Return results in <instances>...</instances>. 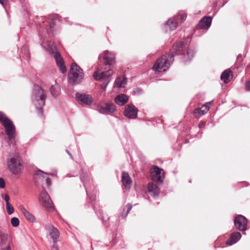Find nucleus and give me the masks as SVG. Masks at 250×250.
Listing matches in <instances>:
<instances>
[{
  "instance_id": "1",
  "label": "nucleus",
  "mask_w": 250,
  "mask_h": 250,
  "mask_svg": "<svg viewBox=\"0 0 250 250\" xmlns=\"http://www.w3.org/2000/svg\"><path fill=\"white\" fill-rule=\"evenodd\" d=\"M184 46L183 42H179L174 43L171 48L169 55H165L158 59L153 66V70L155 72H160L167 70L172 64L173 57L180 54Z\"/></svg>"
},
{
  "instance_id": "2",
  "label": "nucleus",
  "mask_w": 250,
  "mask_h": 250,
  "mask_svg": "<svg viewBox=\"0 0 250 250\" xmlns=\"http://www.w3.org/2000/svg\"><path fill=\"white\" fill-rule=\"evenodd\" d=\"M46 97L43 89L38 85H34L31 98L39 116L43 115L42 107L45 104Z\"/></svg>"
},
{
  "instance_id": "3",
  "label": "nucleus",
  "mask_w": 250,
  "mask_h": 250,
  "mask_svg": "<svg viewBox=\"0 0 250 250\" xmlns=\"http://www.w3.org/2000/svg\"><path fill=\"white\" fill-rule=\"evenodd\" d=\"M84 79L83 70L76 63H72L68 75V82L71 85L78 84Z\"/></svg>"
},
{
  "instance_id": "4",
  "label": "nucleus",
  "mask_w": 250,
  "mask_h": 250,
  "mask_svg": "<svg viewBox=\"0 0 250 250\" xmlns=\"http://www.w3.org/2000/svg\"><path fill=\"white\" fill-rule=\"evenodd\" d=\"M112 74L113 71L111 69L102 72L99 69H98L94 73L93 76L96 81H103L101 84V88L105 91L108 83L111 81V76Z\"/></svg>"
},
{
  "instance_id": "5",
  "label": "nucleus",
  "mask_w": 250,
  "mask_h": 250,
  "mask_svg": "<svg viewBox=\"0 0 250 250\" xmlns=\"http://www.w3.org/2000/svg\"><path fill=\"white\" fill-rule=\"evenodd\" d=\"M80 178L81 182L83 183V186L85 188L86 194L89 196V199L91 201L92 204H93V202L96 199V195L95 194H90L89 191L87 189V183H90L91 177L89 173L87 172H83L80 175ZM93 209L95 210V213L97 214L99 217H100V215L101 213V210H97L95 209V207L93 206Z\"/></svg>"
},
{
  "instance_id": "6",
  "label": "nucleus",
  "mask_w": 250,
  "mask_h": 250,
  "mask_svg": "<svg viewBox=\"0 0 250 250\" xmlns=\"http://www.w3.org/2000/svg\"><path fill=\"white\" fill-rule=\"evenodd\" d=\"M0 122L5 128L6 133L9 139L13 138L15 127L12 122L2 112L0 111Z\"/></svg>"
},
{
  "instance_id": "7",
  "label": "nucleus",
  "mask_w": 250,
  "mask_h": 250,
  "mask_svg": "<svg viewBox=\"0 0 250 250\" xmlns=\"http://www.w3.org/2000/svg\"><path fill=\"white\" fill-rule=\"evenodd\" d=\"M52 176L51 174L44 172L41 170H38L34 173V180L37 184H41L43 188H44L43 187L44 183L48 188H49L51 184L50 177Z\"/></svg>"
},
{
  "instance_id": "8",
  "label": "nucleus",
  "mask_w": 250,
  "mask_h": 250,
  "mask_svg": "<svg viewBox=\"0 0 250 250\" xmlns=\"http://www.w3.org/2000/svg\"><path fill=\"white\" fill-rule=\"evenodd\" d=\"M186 18L187 15L186 14L178 15L171 19H169L165 23V26L166 27H168L169 30L172 31L178 26V19H180L181 21H183L186 20Z\"/></svg>"
},
{
  "instance_id": "9",
  "label": "nucleus",
  "mask_w": 250,
  "mask_h": 250,
  "mask_svg": "<svg viewBox=\"0 0 250 250\" xmlns=\"http://www.w3.org/2000/svg\"><path fill=\"white\" fill-rule=\"evenodd\" d=\"M7 166L11 172L16 174L20 172L21 164L19 159L11 158L7 161Z\"/></svg>"
},
{
  "instance_id": "10",
  "label": "nucleus",
  "mask_w": 250,
  "mask_h": 250,
  "mask_svg": "<svg viewBox=\"0 0 250 250\" xmlns=\"http://www.w3.org/2000/svg\"><path fill=\"white\" fill-rule=\"evenodd\" d=\"M40 203L46 209L53 208L52 201L47 192L43 189L39 197Z\"/></svg>"
},
{
  "instance_id": "11",
  "label": "nucleus",
  "mask_w": 250,
  "mask_h": 250,
  "mask_svg": "<svg viewBox=\"0 0 250 250\" xmlns=\"http://www.w3.org/2000/svg\"><path fill=\"white\" fill-rule=\"evenodd\" d=\"M99 59H103L105 65H111L115 62V54L107 50L104 51L99 56Z\"/></svg>"
},
{
  "instance_id": "12",
  "label": "nucleus",
  "mask_w": 250,
  "mask_h": 250,
  "mask_svg": "<svg viewBox=\"0 0 250 250\" xmlns=\"http://www.w3.org/2000/svg\"><path fill=\"white\" fill-rule=\"evenodd\" d=\"M234 224L236 229L245 231L247 230V219L242 215H238L234 219Z\"/></svg>"
},
{
  "instance_id": "13",
  "label": "nucleus",
  "mask_w": 250,
  "mask_h": 250,
  "mask_svg": "<svg viewBox=\"0 0 250 250\" xmlns=\"http://www.w3.org/2000/svg\"><path fill=\"white\" fill-rule=\"evenodd\" d=\"M44 227L45 230L48 232L50 238L53 240V241H57L60 236L59 230L50 223L44 224Z\"/></svg>"
},
{
  "instance_id": "14",
  "label": "nucleus",
  "mask_w": 250,
  "mask_h": 250,
  "mask_svg": "<svg viewBox=\"0 0 250 250\" xmlns=\"http://www.w3.org/2000/svg\"><path fill=\"white\" fill-rule=\"evenodd\" d=\"M162 169L158 167L153 166L150 169L151 177L153 181L157 183L163 182Z\"/></svg>"
},
{
  "instance_id": "15",
  "label": "nucleus",
  "mask_w": 250,
  "mask_h": 250,
  "mask_svg": "<svg viewBox=\"0 0 250 250\" xmlns=\"http://www.w3.org/2000/svg\"><path fill=\"white\" fill-rule=\"evenodd\" d=\"M99 110L100 113L104 114L113 113L116 110V106L113 103H103L99 106Z\"/></svg>"
},
{
  "instance_id": "16",
  "label": "nucleus",
  "mask_w": 250,
  "mask_h": 250,
  "mask_svg": "<svg viewBox=\"0 0 250 250\" xmlns=\"http://www.w3.org/2000/svg\"><path fill=\"white\" fill-rule=\"evenodd\" d=\"M137 108L132 104H127L124 111L125 116L131 119H135L137 117Z\"/></svg>"
},
{
  "instance_id": "17",
  "label": "nucleus",
  "mask_w": 250,
  "mask_h": 250,
  "mask_svg": "<svg viewBox=\"0 0 250 250\" xmlns=\"http://www.w3.org/2000/svg\"><path fill=\"white\" fill-rule=\"evenodd\" d=\"M76 98L82 104L90 105L93 102L92 97L86 94H80L79 93H77L76 94Z\"/></svg>"
},
{
  "instance_id": "18",
  "label": "nucleus",
  "mask_w": 250,
  "mask_h": 250,
  "mask_svg": "<svg viewBox=\"0 0 250 250\" xmlns=\"http://www.w3.org/2000/svg\"><path fill=\"white\" fill-rule=\"evenodd\" d=\"M212 18L211 17H204L202 18L197 25L195 32L198 29H204L207 30L211 25Z\"/></svg>"
},
{
  "instance_id": "19",
  "label": "nucleus",
  "mask_w": 250,
  "mask_h": 250,
  "mask_svg": "<svg viewBox=\"0 0 250 250\" xmlns=\"http://www.w3.org/2000/svg\"><path fill=\"white\" fill-rule=\"evenodd\" d=\"M54 58L57 63V65L59 67L60 70L62 73H64L66 71V68L64 65V62L63 58L61 55L60 53L57 51L55 52L54 54Z\"/></svg>"
},
{
  "instance_id": "20",
  "label": "nucleus",
  "mask_w": 250,
  "mask_h": 250,
  "mask_svg": "<svg viewBox=\"0 0 250 250\" xmlns=\"http://www.w3.org/2000/svg\"><path fill=\"white\" fill-rule=\"evenodd\" d=\"M241 238V234L239 232H234L230 234L229 239L226 241V244L231 246L237 242Z\"/></svg>"
},
{
  "instance_id": "21",
  "label": "nucleus",
  "mask_w": 250,
  "mask_h": 250,
  "mask_svg": "<svg viewBox=\"0 0 250 250\" xmlns=\"http://www.w3.org/2000/svg\"><path fill=\"white\" fill-rule=\"evenodd\" d=\"M147 192L153 197H156L159 195V189L157 186L153 183H149L147 185Z\"/></svg>"
},
{
  "instance_id": "22",
  "label": "nucleus",
  "mask_w": 250,
  "mask_h": 250,
  "mask_svg": "<svg viewBox=\"0 0 250 250\" xmlns=\"http://www.w3.org/2000/svg\"><path fill=\"white\" fill-rule=\"evenodd\" d=\"M42 47L46 51H47L49 54H53L56 50V47L54 45V43L51 41H45L41 43Z\"/></svg>"
},
{
  "instance_id": "23",
  "label": "nucleus",
  "mask_w": 250,
  "mask_h": 250,
  "mask_svg": "<svg viewBox=\"0 0 250 250\" xmlns=\"http://www.w3.org/2000/svg\"><path fill=\"white\" fill-rule=\"evenodd\" d=\"M122 181L123 185L126 189L130 188L131 180L127 173L123 172L122 174Z\"/></svg>"
},
{
  "instance_id": "24",
  "label": "nucleus",
  "mask_w": 250,
  "mask_h": 250,
  "mask_svg": "<svg viewBox=\"0 0 250 250\" xmlns=\"http://www.w3.org/2000/svg\"><path fill=\"white\" fill-rule=\"evenodd\" d=\"M195 54V51L193 48H188L186 53H183V61L185 62L190 61L193 58Z\"/></svg>"
},
{
  "instance_id": "25",
  "label": "nucleus",
  "mask_w": 250,
  "mask_h": 250,
  "mask_svg": "<svg viewBox=\"0 0 250 250\" xmlns=\"http://www.w3.org/2000/svg\"><path fill=\"white\" fill-rule=\"evenodd\" d=\"M19 209L25 217V218L30 222H34L35 221L34 216L28 211L23 206H20Z\"/></svg>"
},
{
  "instance_id": "26",
  "label": "nucleus",
  "mask_w": 250,
  "mask_h": 250,
  "mask_svg": "<svg viewBox=\"0 0 250 250\" xmlns=\"http://www.w3.org/2000/svg\"><path fill=\"white\" fill-rule=\"evenodd\" d=\"M127 101L128 97L125 94L118 95L115 99V103L120 106L126 104Z\"/></svg>"
},
{
  "instance_id": "27",
  "label": "nucleus",
  "mask_w": 250,
  "mask_h": 250,
  "mask_svg": "<svg viewBox=\"0 0 250 250\" xmlns=\"http://www.w3.org/2000/svg\"><path fill=\"white\" fill-rule=\"evenodd\" d=\"M127 80L124 76H121L117 78L115 82L114 86L119 87H124L126 83Z\"/></svg>"
},
{
  "instance_id": "28",
  "label": "nucleus",
  "mask_w": 250,
  "mask_h": 250,
  "mask_svg": "<svg viewBox=\"0 0 250 250\" xmlns=\"http://www.w3.org/2000/svg\"><path fill=\"white\" fill-rule=\"evenodd\" d=\"M231 71L229 69L225 70L221 75V80L225 83H228L229 82V78L231 75Z\"/></svg>"
},
{
  "instance_id": "29",
  "label": "nucleus",
  "mask_w": 250,
  "mask_h": 250,
  "mask_svg": "<svg viewBox=\"0 0 250 250\" xmlns=\"http://www.w3.org/2000/svg\"><path fill=\"white\" fill-rule=\"evenodd\" d=\"M51 94L54 97H57L60 92V88L57 85H52L50 88Z\"/></svg>"
},
{
  "instance_id": "30",
  "label": "nucleus",
  "mask_w": 250,
  "mask_h": 250,
  "mask_svg": "<svg viewBox=\"0 0 250 250\" xmlns=\"http://www.w3.org/2000/svg\"><path fill=\"white\" fill-rule=\"evenodd\" d=\"M132 205L130 204H127L125 207L123 208V212L122 213V217L123 218H125L128 212L132 208Z\"/></svg>"
},
{
  "instance_id": "31",
  "label": "nucleus",
  "mask_w": 250,
  "mask_h": 250,
  "mask_svg": "<svg viewBox=\"0 0 250 250\" xmlns=\"http://www.w3.org/2000/svg\"><path fill=\"white\" fill-rule=\"evenodd\" d=\"M197 110L200 115H203L208 111L209 107L208 105H203L201 108H198Z\"/></svg>"
},
{
  "instance_id": "32",
  "label": "nucleus",
  "mask_w": 250,
  "mask_h": 250,
  "mask_svg": "<svg viewBox=\"0 0 250 250\" xmlns=\"http://www.w3.org/2000/svg\"><path fill=\"white\" fill-rule=\"evenodd\" d=\"M7 239V236L2 231H0V245L1 248L3 247V244Z\"/></svg>"
},
{
  "instance_id": "33",
  "label": "nucleus",
  "mask_w": 250,
  "mask_h": 250,
  "mask_svg": "<svg viewBox=\"0 0 250 250\" xmlns=\"http://www.w3.org/2000/svg\"><path fill=\"white\" fill-rule=\"evenodd\" d=\"M11 223L13 227H17L19 225V219L17 217H13L11 219Z\"/></svg>"
},
{
  "instance_id": "34",
  "label": "nucleus",
  "mask_w": 250,
  "mask_h": 250,
  "mask_svg": "<svg viewBox=\"0 0 250 250\" xmlns=\"http://www.w3.org/2000/svg\"><path fill=\"white\" fill-rule=\"evenodd\" d=\"M6 208L8 214H12L14 211V208L10 204L6 205Z\"/></svg>"
},
{
  "instance_id": "35",
  "label": "nucleus",
  "mask_w": 250,
  "mask_h": 250,
  "mask_svg": "<svg viewBox=\"0 0 250 250\" xmlns=\"http://www.w3.org/2000/svg\"><path fill=\"white\" fill-rule=\"evenodd\" d=\"M21 50L22 51H24V55L25 56L26 59H29L30 58V53L29 52L27 47L26 46H23L21 48Z\"/></svg>"
},
{
  "instance_id": "36",
  "label": "nucleus",
  "mask_w": 250,
  "mask_h": 250,
  "mask_svg": "<svg viewBox=\"0 0 250 250\" xmlns=\"http://www.w3.org/2000/svg\"><path fill=\"white\" fill-rule=\"evenodd\" d=\"M5 187V182L4 180L2 178L0 177V188H3Z\"/></svg>"
},
{
  "instance_id": "37",
  "label": "nucleus",
  "mask_w": 250,
  "mask_h": 250,
  "mask_svg": "<svg viewBox=\"0 0 250 250\" xmlns=\"http://www.w3.org/2000/svg\"><path fill=\"white\" fill-rule=\"evenodd\" d=\"M52 250H59L58 245L57 244V241H53V245L51 246Z\"/></svg>"
},
{
  "instance_id": "38",
  "label": "nucleus",
  "mask_w": 250,
  "mask_h": 250,
  "mask_svg": "<svg viewBox=\"0 0 250 250\" xmlns=\"http://www.w3.org/2000/svg\"><path fill=\"white\" fill-rule=\"evenodd\" d=\"M2 197H3L6 202V205L10 204L9 200V196L8 194H5L4 196H3V194L1 195Z\"/></svg>"
},
{
  "instance_id": "39",
  "label": "nucleus",
  "mask_w": 250,
  "mask_h": 250,
  "mask_svg": "<svg viewBox=\"0 0 250 250\" xmlns=\"http://www.w3.org/2000/svg\"><path fill=\"white\" fill-rule=\"evenodd\" d=\"M246 89L248 91H250V81H248L246 83Z\"/></svg>"
},
{
  "instance_id": "40",
  "label": "nucleus",
  "mask_w": 250,
  "mask_h": 250,
  "mask_svg": "<svg viewBox=\"0 0 250 250\" xmlns=\"http://www.w3.org/2000/svg\"><path fill=\"white\" fill-rule=\"evenodd\" d=\"M0 250H11V249L10 245L8 244L4 247L1 248Z\"/></svg>"
},
{
  "instance_id": "41",
  "label": "nucleus",
  "mask_w": 250,
  "mask_h": 250,
  "mask_svg": "<svg viewBox=\"0 0 250 250\" xmlns=\"http://www.w3.org/2000/svg\"><path fill=\"white\" fill-rule=\"evenodd\" d=\"M205 125V123L204 122H202V123H200L199 124V128H201L202 127V126H203L204 125Z\"/></svg>"
},
{
  "instance_id": "42",
  "label": "nucleus",
  "mask_w": 250,
  "mask_h": 250,
  "mask_svg": "<svg viewBox=\"0 0 250 250\" xmlns=\"http://www.w3.org/2000/svg\"><path fill=\"white\" fill-rule=\"evenodd\" d=\"M4 3H5V0H0V3L2 5H4Z\"/></svg>"
},
{
  "instance_id": "43",
  "label": "nucleus",
  "mask_w": 250,
  "mask_h": 250,
  "mask_svg": "<svg viewBox=\"0 0 250 250\" xmlns=\"http://www.w3.org/2000/svg\"><path fill=\"white\" fill-rule=\"evenodd\" d=\"M66 152L68 153V154L70 156V157L72 159H73L72 155L69 152V151L67 150H66Z\"/></svg>"
},
{
  "instance_id": "44",
  "label": "nucleus",
  "mask_w": 250,
  "mask_h": 250,
  "mask_svg": "<svg viewBox=\"0 0 250 250\" xmlns=\"http://www.w3.org/2000/svg\"><path fill=\"white\" fill-rule=\"evenodd\" d=\"M53 27H54V24L53 23H50L49 28H53Z\"/></svg>"
},
{
  "instance_id": "45",
  "label": "nucleus",
  "mask_w": 250,
  "mask_h": 250,
  "mask_svg": "<svg viewBox=\"0 0 250 250\" xmlns=\"http://www.w3.org/2000/svg\"><path fill=\"white\" fill-rule=\"evenodd\" d=\"M241 57V55H239L237 57V59H239Z\"/></svg>"
},
{
  "instance_id": "46",
  "label": "nucleus",
  "mask_w": 250,
  "mask_h": 250,
  "mask_svg": "<svg viewBox=\"0 0 250 250\" xmlns=\"http://www.w3.org/2000/svg\"><path fill=\"white\" fill-rule=\"evenodd\" d=\"M46 32L49 33L50 31L49 30L48 28H46Z\"/></svg>"
},
{
  "instance_id": "47",
  "label": "nucleus",
  "mask_w": 250,
  "mask_h": 250,
  "mask_svg": "<svg viewBox=\"0 0 250 250\" xmlns=\"http://www.w3.org/2000/svg\"><path fill=\"white\" fill-rule=\"evenodd\" d=\"M226 2H227V1H225V2H224L223 5L221 6H223Z\"/></svg>"
},
{
  "instance_id": "48",
  "label": "nucleus",
  "mask_w": 250,
  "mask_h": 250,
  "mask_svg": "<svg viewBox=\"0 0 250 250\" xmlns=\"http://www.w3.org/2000/svg\"><path fill=\"white\" fill-rule=\"evenodd\" d=\"M12 1H16V0H11Z\"/></svg>"
}]
</instances>
